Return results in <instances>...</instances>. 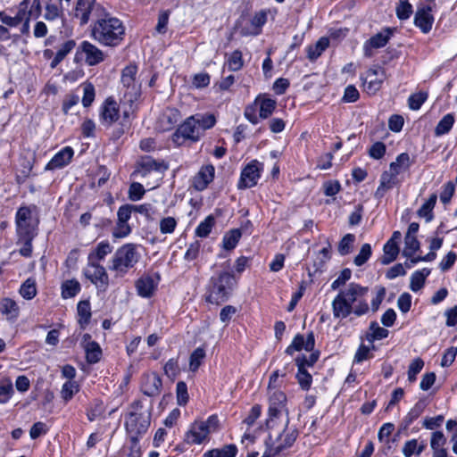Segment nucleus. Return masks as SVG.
Returning <instances> with one entry per match:
<instances>
[{"instance_id": "obj_61", "label": "nucleus", "mask_w": 457, "mask_h": 457, "mask_svg": "<svg viewBox=\"0 0 457 457\" xmlns=\"http://www.w3.org/2000/svg\"><path fill=\"white\" fill-rule=\"evenodd\" d=\"M352 276V271L350 269H344L339 276L332 282L331 288L333 290H336L339 288L340 287L344 286Z\"/></svg>"}, {"instance_id": "obj_11", "label": "nucleus", "mask_w": 457, "mask_h": 457, "mask_svg": "<svg viewBox=\"0 0 457 457\" xmlns=\"http://www.w3.org/2000/svg\"><path fill=\"white\" fill-rule=\"evenodd\" d=\"M85 277L97 288L105 291L109 285V276L105 268L96 262H89L83 270Z\"/></svg>"}, {"instance_id": "obj_27", "label": "nucleus", "mask_w": 457, "mask_h": 457, "mask_svg": "<svg viewBox=\"0 0 457 457\" xmlns=\"http://www.w3.org/2000/svg\"><path fill=\"white\" fill-rule=\"evenodd\" d=\"M0 312L5 315L7 320H14L20 314V308L14 300L4 298L0 301Z\"/></svg>"}, {"instance_id": "obj_16", "label": "nucleus", "mask_w": 457, "mask_h": 457, "mask_svg": "<svg viewBox=\"0 0 457 457\" xmlns=\"http://www.w3.org/2000/svg\"><path fill=\"white\" fill-rule=\"evenodd\" d=\"M394 30V29L386 28L382 31L371 37L363 46L364 54L370 57L372 55L371 49L385 46L392 37Z\"/></svg>"}, {"instance_id": "obj_5", "label": "nucleus", "mask_w": 457, "mask_h": 457, "mask_svg": "<svg viewBox=\"0 0 457 457\" xmlns=\"http://www.w3.org/2000/svg\"><path fill=\"white\" fill-rule=\"evenodd\" d=\"M137 67L129 64L121 71L120 94L122 101L130 106L138 100L141 96V83L137 79Z\"/></svg>"}, {"instance_id": "obj_21", "label": "nucleus", "mask_w": 457, "mask_h": 457, "mask_svg": "<svg viewBox=\"0 0 457 457\" xmlns=\"http://www.w3.org/2000/svg\"><path fill=\"white\" fill-rule=\"evenodd\" d=\"M74 154V151L71 146H66L59 151L51 161L46 164V170L61 169L68 165Z\"/></svg>"}, {"instance_id": "obj_31", "label": "nucleus", "mask_w": 457, "mask_h": 457, "mask_svg": "<svg viewBox=\"0 0 457 457\" xmlns=\"http://www.w3.org/2000/svg\"><path fill=\"white\" fill-rule=\"evenodd\" d=\"M139 165L144 174L153 170L163 172L168 169V166L163 162H157L150 156L143 157L139 162Z\"/></svg>"}, {"instance_id": "obj_7", "label": "nucleus", "mask_w": 457, "mask_h": 457, "mask_svg": "<svg viewBox=\"0 0 457 457\" xmlns=\"http://www.w3.org/2000/svg\"><path fill=\"white\" fill-rule=\"evenodd\" d=\"M219 426L217 416L212 415L205 421H195L186 435L188 444L200 445L205 441L208 436L216 431Z\"/></svg>"}, {"instance_id": "obj_38", "label": "nucleus", "mask_w": 457, "mask_h": 457, "mask_svg": "<svg viewBox=\"0 0 457 457\" xmlns=\"http://www.w3.org/2000/svg\"><path fill=\"white\" fill-rule=\"evenodd\" d=\"M426 403L424 401L420 400L416 403L403 419L404 427L408 428L415 420H417L424 411Z\"/></svg>"}, {"instance_id": "obj_17", "label": "nucleus", "mask_w": 457, "mask_h": 457, "mask_svg": "<svg viewBox=\"0 0 457 457\" xmlns=\"http://www.w3.org/2000/svg\"><path fill=\"white\" fill-rule=\"evenodd\" d=\"M202 134L196 127L194 118L191 116L187 118L177 129L174 137L178 139L182 137L184 139H190L192 141H197L201 137Z\"/></svg>"}, {"instance_id": "obj_24", "label": "nucleus", "mask_w": 457, "mask_h": 457, "mask_svg": "<svg viewBox=\"0 0 457 457\" xmlns=\"http://www.w3.org/2000/svg\"><path fill=\"white\" fill-rule=\"evenodd\" d=\"M315 345V339L312 333L308 334L307 338L304 339L303 336L296 335L291 345L286 349L287 354L292 355L295 351L304 349L308 352L312 351Z\"/></svg>"}, {"instance_id": "obj_57", "label": "nucleus", "mask_w": 457, "mask_h": 457, "mask_svg": "<svg viewBox=\"0 0 457 457\" xmlns=\"http://www.w3.org/2000/svg\"><path fill=\"white\" fill-rule=\"evenodd\" d=\"M177 227V220L173 217H165L160 220V231L162 234H171Z\"/></svg>"}, {"instance_id": "obj_25", "label": "nucleus", "mask_w": 457, "mask_h": 457, "mask_svg": "<svg viewBox=\"0 0 457 457\" xmlns=\"http://www.w3.org/2000/svg\"><path fill=\"white\" fill-rule=\"evenodd\" d=\"M157 284L149 276H143L136 281V289L138 295L148 298L154 294Z\"/></svg>"}, {"instance_id": "obj_3", "label": "nucleus", "mask_w": 457, "mask_h": 457, "mask_svg": "<svg viewBox=\"0 0 457 457\" xmlns=\"http://www.w3.org/2000/svg\"><path fill=\"white\" fill-rule=\"evenodd\" d=\"M236 285L237 279L232 271L223 270L219 272L210 279L209 294L206 296V301L215 304L227 301Z\"/></svg>"}, {"instance_id": "obj_36", "label": "nucleus", "mask_w": 457, "mask_h": 457, "mask_svg": "<svg viewBox=\"0 0 457 457\" xmlns=\"http://www.w3.org/2000/svg\"><path fill=\"white\" fill-rule=\"evenodd\" d=\"M430 270L428 269H423L421 270L415 271L411 277L410 288L413 292L419 291L423 287L426 278L429 275Z\"/></svg>"}, {"instance_id": "obj_64", "label": "nucleus", "mask_w": 457, "mask_h": 457, "mask_svg": "<svg viewBox=\"0 0 457 457\" xmlns=\"http://www.w3.org/2000/svg\"><path fill=\"white\" fill-rule=\"evenodd\" d=\"M164 373L167 377L174 378L179 372V363L176 359H170L163 367Z\"/></svg>"}, {"instance_id": "obj_1", "label": "nucleus", "mask_w": 457, "mask_h": 457, "mask_svg": "<svg viewBox=\"0 0 457 457\" xmlns=\"http://www.w3.org/2000/svg\"><path fill=\"white\" fill-rule=\"evenodd\" d=\"M369 288L357 283H350L340 290L332 302L333 315L337 319H345L351 313L361 316L369 312V304L364 299Z\"/></svg>"}, {"instance_id": "obj_32", "label": "nucleus", "mask_w": 457, "mask_h": 457, "mask_svg": "<svg viewBox=\"0 0 457 457\" xmlns=\"http://www.w3.org/2000/svg\"><path fill=\"white\" fill-rule=\"evenodd\" d=\"M437 200L436 194H432L429 198L421 205V207L418 210V216L420 218H424L427 222H429L433 220V209L436 205Z\"/></svg>"}, {"instance_id": "obj_46", "label": "nucleus", "mask_w": 457, "mask_h": 457, "mask_svg": "<svg viewBox=\"0 0 457 457\" xmlns=\"http://www.w3.org/2000/svg\"><path fill=\"white\" fill-rule=\"evenodd\" d=\"M214 225V218L207 216L195 228V235L200 237H206Z\"/></svg>"}, {"instance_id": "obj_50", "label": "nucleus", "mask_w": 457, "mask_h": 457, "mask_svg": "<svg viewBox=\"0 0 457 457\" xmlns=\"http://www.w3.org/2000/svg\"><path fill=\"white\" fill-rule=\"evenodd\" d=\"M355 237L353 234H346L339 242L338 252L341 255H346L351 253Z\"/></svg>"}, {"instance_id": "obj_47", "label": "nucleus", "mask_w": 457, "mask_h": 457, "mask_svg": "<svg viewBox=\"0 0 457 457\" xmlns=\"http://www.w3.org/2000/svg\"><path fill=\"white\" fill-rule=\"evenodd\" d=\"M78 314L79 316V322L83 324H87L90 317H91V311H90V304L88 301H80L78 303Z\"/></svg>"}, {"instance_id": "obj_45", "label": "nucleus", "mask_w": 457, "mask_h": 457, "mask_svg": "<svg viewBox=\"0 0 457 457\" xmlns=\"http://www.w3.org/2000/svg\"><path fill=\"white\" fill-rule=\"evenodd\" d=\"M62 8L60 4L54 3H47L46 5V12L44 14V18L46 21H54L62 16Z\"/></svg>"}, {"instance_id": "obj_60", "label": "nucleus", "mask_w": 457, "mask_h": 457, "mask_svg": "<svg viewBox=\"0 0 457 457\" xmlns=\"http://www.w3.org/2000/svg\"><path fill=\"white\" fill-rule=\"evenodd\" d=\"M145 193V191L144 187L138 182H134L129 187V198L131 201H138L143 197Z\"/></svg>"}, {"instance_id": "obj_62", "label": "nucleus", "mask_w": 457, "mask_h": 457, "mask_svg": "<svg viewBox=\"0 0 457 457\" xmlns=\"http://www.w3.org/2000/svg\"><path fill=\"white\" fill-rule=\"evenodd\" d=\"M287 396L286 395L278 390H274L270 396V405L278 406L279 408H286Z\"/></svg>"}, {"instance_id": "obj_51", "label": "nucleus", "mask_w": 457, "mask_h": 457, "mask_svg": "<svg viewBox=\"0 0 457 457\" xmlns=\"http://www.w3.org/2000/svg\"><path fill=\"white\" fill-rule=\"evenodd\" d=\"M373 349H375L373 345L371 347L361 345L355 353L353 361L356 363H361L363 361L370 359L373 356L370 351Z\"/></svg>"}, {"instance_id": "obj_12", "label": "nucleus", "mask_w": 457, "mask_h": 457, "mask_svg": "<svg viewBox=\"0 0 457 457\" xmlns=\"http://www.w3.org/2000/svg\"><path fill=\"white\" fill-rule=\"evenodd\" d=\"M262 170L261 162L256 160L252 161L242 170L237 187L245 189L255 186L261 177Z\"/></svg>"}, {"instance_id": "obj_30", "label": "nucleus", "mask_w": 457, "mask_h": 457, "mask_svg": "<svg viewBox=\"0 0 457 457\" xmlns=\"http://www.w3.org/2000/svg\"><path fill=\"white\" fill-rule=\"evenodd\" d=\"M191 117L194 118V121H195L196 127L202 135L206 129L212 128L216 123L215 116L211 113H197Z\"/></svg>"}, {"instance_id": "obj_20", "label": "nucleus", "mask_w": 457, "mask_h": 457, "mask_svg": "<svg viewBox=\"0 0 457 457\" xmlns=\"http://www.w3.org/2000/svg\"><path fill=\"white\" fill-rule=\"evenodd\" d=\"M215 169L213 165L208 164L203 166L197 174L193 179V186L198 190L202 191L213 180Z\"/></svg>"}, {"instance_id": "obj_37", "label": "nucleus", "mask_w": 457, "mask_h": 457, "mask_svg": "<svg viewBox=\"0 0 457 457\" xmlns=\"http://www.w3.org/2000/svg\"><path fill=\"white\" fill-rule=\"evenodd\" d=\"M410 167V156L406 153L399 154L395 162H391L389 170L393 172L397 171V176L407 170Z\"/></svg>"}, {"instance_id": "obj_58", "label": "nucleus", "mask_w": 457, "mask_h": 457, "mask_svg": "<svg viewBox=\"0 0 457 457\" xmlns=\"http://www.w3.org/2000/svg\"><path fill=\"white\" fill-rule=\"evenodd\" d=\"M267 21V14L265 12H257L252 19L251 23L252 26L254 27L255 30L253 31L252 35H258L261 32V28L266 23Z\"/></svg>"}, {"instance_id": "obj_34", "label": "nucleus", "mask_w": 457, "mask_h": 457, "mask_svg": "<svg viewBox=\"0 0 457 457\" xmlns=\"http://www.w3.org/2000/svg\"><path fill=\"white\" fill-rule=\"evenodd\" d=\"M384 255L381 258V263L387 265L394 262L399 253V247L397 243L386 242L383 247Z\"/></svg>"}, {"instance_id": "obj_56", "label": "nucleus", "mask_w": 457, "mask_h": 457, "mask_svg": "<svg viewBox=\"0 0 457 457\" xmlns=\"http://www.w3.org/2000/svg\"><path fill=\"white\" fill-rule=\"evenodd\" d=\"M79 391V386L74 381H67L63 384L61 395L65 401H69L72 398L74 394Z\"/></svg>"}, {"instance_id": "obj_44", "label": "nucleus", "mask_w": 457, "mask_h": 457, "mask_svg": "<svg viewBox=\"0 0 457 457\" xmlns=\"http://www.w3.org/2000/svg\"><path fill=\"white\" fill-rule=\"evenodd\" d=\"M412 5L408 0H399V3L395 8L396 16L399 20H407L412 13Z\"/></svg>"}, {"instance_id": "obj_15", "label": "nucleus", "mask_w": 457, "mask_h": 457, "mask_svg": "<svg viewBox=\"0 0 457 457\" xmlns=\"http://www.w3.org/2000/svg\"><path fill=\"white\" fill-rule=\"evenodd\" d=\"M82 54L85 56V62L89 66H95L104 60V52L96 45L89 41H83L77 50V54Z\"/></svg>"}, {"instance_id": "obj_22", "label": "nucleus", "mask_w": 457, "mask_h": 457, "mask_svg": "<svg viewBox=\"0 0 457 457\" xmlns=\"http://www.w3.org/2000/svg\"><path fill=\"white\" fill-rule=\"evenodd\" d=\"M162 382L156 373L145 375L142 382V392L147 396H156L160 395Z\"/></svg>"}, {"instance_id": "obj_14", "label": "nucleus", "mask_w": 457, "mask_h": 457, "mask_svg": "<svg viewBox=\"0 0 457 457\" xmlns=\"http://www.w3.org/2000/svg\"><path fill=\"white\" fill-rule=\"evenodd\" d=\"M386 79L385 70L380 66L370 68L363 81L364 89L369 94H375L381 87V84Z\"/></svg>"}, {"instance_id": "obj_6", "label": "nucleus", "mask_w": 457, "mask_h": 457, "mask_svg": "<svg viewBox=\"0 0 457 457\" xmlns=\"http://www.w3.org/2000/svg\"><path fill=\"white\" fill-rule=\"evenodd\" d=\"M133 408L135 411H130L126 417L125 428L130 441H138L150 426V414L142 411V407L138 404Z\"/></svg>"}, {"instance_id": "obj_52", "label": "nucleus", "mask_w": 457, "mask_h": 457, "mask_svg": "<svg viewBox=\"0 0 457 457\" xmlns=\"http://www.w3.org/2000/svg\"><path fill=\"white\" fill-rule=\"evenodd\" d=\"M424 366V361L420 358H416L411 361L408 369V380L410 382H414L416 380V376L419 374Z\"/></svg>"}, {"instance_id": "obj_49", "label": "nucleus", "mask_w": 457, "mask_h": 457, "mask_svg": "<svg viewBox=\"0 0 457 457\" xmlns=\"http://www.w3.org/2000/svg\"><path fill=\"white\" fill-rule=\"evenodd\" d=\"M177 402L180 406L187 403L189 395L187 393V386L184 381H179L176 386Z\"/></svg>"}, {"instance_id": "obj_63", "label": "nucleus", "mask_w": 457, "mask_h": 457, "mask_svg": "<svg viewBox=\"0 0 457 457\" xmlns=\"http://www.w3.org/2000/svg\"><path fill=\"white\" fill-rule=\"evenodd\" d=\"M426 99H427V94L423 93V92H420V93L411 95L408 100L409 107L411 110H419L420 108V106L422 105V104L426 101Z\"/></svg>"}, {"instance_id": "obj_8", "label": "nucleus", "mask_w": 457, "mask_h": 457, "mask_svg": "<svg viewBox=\"0 0 457 457\" xmlns=\"http://www.w3.org/2000/svg\"><path fill=\"white\" fill-rule=\"evenodd\" d=\"M18 237L37 236L38 219L29 207L19 208L15 217Z\"/></svg>"}, {"instance_id": "obj_55", "label": "nucleus", "mask_w": 457, "mask_h": 457, "mask_svg": "<svg viewBox=\"0 0 457 457\" xmlns=\"http://www.w3.org/2000/svg\"><path fill=\"white\" fill-rule=\"evenodd\" d=\"M228 69L233 71H239L243 67L242 53L235 50L228 61Z\"/></svg>"}, {"instance_id": "obj_10", "label": "nucleus", "mask_w": 457, "mask_h": 457, "mask_svg": "<svg viewBox=\"0 0 457 457\" xmlns=\"http://www.w3.org/2000/svg\"><path fill=\"white\" fill-rule=\"evenodd\" d=\"M288 420L287 419L285 428L282 432L278 433L275 437L270 435L265 441V445H270L273 450H278V455L285 449L292 446L295 441L298 432L295 428L287 427Z\"/></svg>"}, {"instance_id": "obj_59", "label": "nucleus", "mask_w": 457, "mask_h": 457, "mask_svg": "<svg viewBox=\"0 0 457 457\" xmlns=\"http://www.w3.org/2000/svg\"><path fill=\"white\" fill-rule=\"evenodd\" d=\"M36 236H29L27 237H18L19 243L22 244V246L20 249V253L22 256L29 257L32 253V240Z\"/></svg>"}, {"instance_id": "obj_48", "label": "nucleus", "mask_w": 457, "mask_h": 457, "mask_svg": "<svg viewBox=\"0 0 457 457\" xmlns=\"http://www.w3.org/2000/svg\"><path fill=\"white\" fill-rule=\"evenodd\" d=\"M205 357V352L203 348H196L190 355L189 369L192 371L197 370L203 360Z\"/></svg>"}, {"instance_id": "obj_28", "label": "nucleus", "mask_w": 457, "mask_h": 457, "mask_svg": "<svg viewBox=\"0 0 457 457\" xmlns=\"http://www.w3.org/2000/svg\"><path fill=\"white\" fill-rule=\"evenodd\" d=\"M76 46V42L73 39H70L62 43L54 59L52 60L50 66L55 68Z\"/></svg>"}, {"instance_id": "obj_42", "label": "nucleus", "mask_w": 457, "mask_h": 457, "mask_svg": "<svg viewBox=\"0 0 457 457\" xmlns=\"http://www.w3.org/2000/svg\"><path fill=\"white\" fill-rule=\"evenodd\" d=\"M454 123V117L448 113L443 117L435 129L436 136H442L448 133Z\"/></svg>"}, {"instance_id": "obj_18", "label": "nucleus", "mask_w": 457, "mask_h": 457, "mask_svg": "<svg viewBox=\"0 0 457 457\" xmlns=\"http://www.w3.org/2000/svg\"><path fill=\"white\" fill-rule=\"evenodd\" d=\"M81 345L86 353V358L89 363H96L102 356V350L98 343L91 339L89 334H84L81 340Z\"/></svg>"}, {"instance_id": "obj_4", "label": "nucleus", "mask_w": 457, "mask_h": 457, "mask_svg": "<svg viewBox=\"0 0 457 457\" xmlns=\"http://www.w3.org/2000/svg\"><path fill=\"white\" fill-rule=\"evenodd\" d=\"M140 259L137 246L125 244L119 247L110 260L108 269L115 273V277L122 278L134 268Z\"/></svg>"}, {"instance_id": "obj_23", "label": "nucleus", "mask_w": 457, "mask_h": 457, "mask_svg": "<svg viewBox=\"0 0 457 457\" xmlns=\"http://www.w3.org/2000/svg\"><path fill=\"white\" fill-rule=\"evenodd\" d=\"M398 183L397 171L393 172L390 170L381 174L379 186L375 192V197L381 199L386 191L392 189Z\"/></svg>"}, {"instance_id": "obj_54", "label": "nucleus", "mask_w": 457, "mask_h": 457, "mask_svg": "<svg viewBox=\"0 0 457 457\" xmlns=\"http://www.w3.org/2000/svg\"><path fill=\"white\" fill-rule=\"evenodd\" d=\"M371 255V246L370 244L362 245L359 253L354 258V264L356 266L363 265Z\"/></svg>"}, {"instance_id": "obj_2", "label": "nucleus", "mask_w": 457, "mask_h": 457, "mask_svg": "<svg viewBox=\"0 0 457 457\" xmlns=\"http://www.w3.org/2000/svg\"><path fill=\"white\" fill-rule=\"evenodd\" d=\"M125 35L126 28L123 22L106 10L91 25V37L104 46L116 47L120 46L123 42Z\"/></svg>"}, {"instance_id": "obj_26", "label": "nucleus", "mask_w": 457, "mask_h": 457, "mask_svg": "<svg viewBox=\"0 0 457 457\" xmlns=\"http://www.w3.org/2000/svg\"><path fill=\"white\" fill-rule=\"evenodd\" d=\"M255 104L259 110L260 119L269 118L276 109L277 103L274 99L258 96L255 98Z\"/></svg>"}, {"instance_id": "obj_19", "label": "nucleus", "mask_w": 457, "mask_h": 457, "mask_svg": "<svg viewBox=\"0 0 457 457\" xmlns=\"http://www.w3.org/2000/svg\"><path fill=\"white\" fill-rule=\"evenodd\" d=\"M120 109L117 103L112 98H107L101 109V120L103 124L110 126L119 119Z\"/></svg>"}, {"instance_id": "obj_43", "label": "nucleus", "mask_w": 457, "mask_h": 457, "mask_svg": "<svg viewBox=\"0 0 457 457\" xmlns=\"http://www.w3.org/2000/svg\"><path fill=\"white\" fill-rule=\"evenodd\" d=\"M80 290V285L76 280H67L62 286V295L63 298L75 296Z\"/></svg>"}, {"instance_id": "obj_41", "label": "nucleus", "mask_w": 457, "mask_h": 457, "mask_svg": "<svg viewBox=\"0 0 457 457\" xmlns=\"http://www.w3.org/2000/svg\"><path fill=\"white\" fill-rule=\"evenodd\" d=\"M241 236H242V234H241L240 229H238V228L231 229L229 232H228L223 237V240H222L223 247L226 250L234 249L236 247V245H237Z\"/></svg>"}, {"instance_id": "obj_35", "label": "nucleus", "mask_w": 457, "mask_h": 457, "mask_svg": "<svg viewBox=\"0 0 457 457\" xmlns=\"http://www.w3.org/2000/svg\"><path fill=\"white\" fill-rule=\"evenodd\" d=\"M328 39L321 37L315 45H311L307 48V57L311 61L316 60L321 55L325 49L328 46Z\"/></svg>"}, {"instance_id": "obj_39", "label": "nucleus", "mask_w": 457, "mask_h": 457, "mask_svg": "<svg viewBox=\"0 0 457 457\" xmlns=\"http://www.w3.org/2000/svg\"><path fill=\"white\" fill-rule=\"evenodd\" d=\"M404 249L403 255L411 258L420 249V242L416 236L405 235L404 237Z\"/></svg>"}, {"instance_id": "obj_9", "label": "nucleus", "mask_w": 457, "mask_h": 457, "mask_svg": "<svg viewBox=\"0 0 457 457\" xmlns=\"http://www.w3.org/2000/svg\"><path fill=\"white\" fill-rule=\"evenodd\" d=\"M105 11L100 4L96 1L78 0L74 10V16L79 21V25H86L90 20L94 22Z\"/></svg>"}, {"instance_id": "obj_40", "label": "nucleus", "mask_w": 457, "mask_h": 457, "mask_svg": "<svg viewBox=\"0 0 457 457\" xmlns=\"http://www.w3.org/2000/svg\"><path fill=\"white\" fill-rule=\"evenodd\" d=\"M296 365L298 367V372L296 374L298 383L300 384L303 389L307 390L310 388L312 385V376L306 371L303 362H300V361H296Z\"/></svg>"}, {"instance_id": "obj_33", "label": "nucleus", "mask_w": 457, "mask_h": 457, "mask_svg": "<svg viewBox=\"0 0 457 457\" xmlns=\"http://www.w3.org/2000/svg\"><path fill=\"white\" fill-rule=\"evenodd\" d=\"M388 330L379 327L376 321H372L370 325L369 331L365 335L368 342L373 345L376 340H381L388 336Z\"/></svg>"}, {"instance_id": "obj_13", "label": "nucleus", "mask_w": 457, "mask_h": 457, "mask_svg": "<svg viewBox=\"0 0 457 457\" xmlns=\"http://www.w3.org/2000/svg\"><path fill=\"white\" fill-rule=\"evenodd\" d=\"M435 5L434 0H428L426 4L419 6L417 9L414 17V24L423 33H428L432 29L434 17L431 12Z\"/></svg>"}, {"instance_id": "obj_29", "label": "nucleus", "mask_w": 457, "mask_h": 457, "mask_svg": "<svg viewBox=\"0 0 457 457\" xmlns=\"http://www.w3.org/2000/svg\"><path fill=\"white\" fill-rule=\"evenodd\" d=\"M112 251V246L108 241H102L100 242L96 249L92 251L88 254V261L89 262H100L105 258L106 255L111 253Z\"/></svg>"}, {"instance_id": "obj_53", "label": "nucleus", "mask_w": 457, "mask_h": 457, "mask_svg": "<svg viewBox=\"0 0 457 457\" xmlns=\"http://www.w3.org/2000/svg\"><path fill=\"white\" fill-rule=\"evenodd\" d=\"M20 294L21 296L25 299L30 300L32 299L36 294V285L33 281L30 279H27L21 287L20 288Z\"/></svg>"}]
</instances>
